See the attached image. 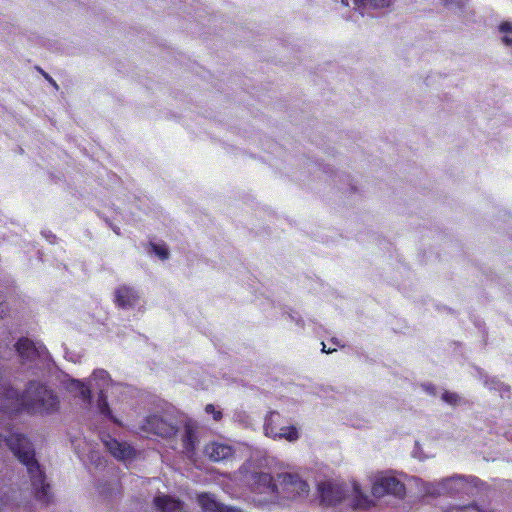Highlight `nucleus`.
<instances>
[{
  "label": "nucleus",
  "mask_w": 512,
  "mask_h": 512,
  "mask_svg": "<svg viewBox=\"0 0 512 512\" xmlns=\"http://www.w3.org/2000/svg\"><path fill=\"white\" fill-rule=\"evenodd\" d=\"M59 406L58 397L44 384L31 381L23 394L13 387L3 386L0 391V411L13 413L26 410L32 414H48Z\"/></svg>",
  "instance_id": "f257e3e1"
},
{
  "label": "nucleus",
  "mask_w": 512,
  "mask_h": 512,
  "mask_svg": "<svg viewBox=\"0 0 512 512\" xmlns=\"http://www.w3.org/2000/svg\"><path fill=\"white\" fill-rule=\"evenodd\" d=\"M4 441L13 454L22 462L28 470L31 479L32 491L35 497L42 502L50 501V485L35 460L34 450L30 441L19 433L0 434V443Z\"/></svg>",
  "instance_id": "f03ea898"
},
{
  "label": "nucleus",
  "mask_w": 512,
  "mask_h": 512,
  "mask_svg": "<svg viewBox=\"0 0 512 512\" xmlns=\"http://www.w3.org/2000/svg\"><path fill=\"white\" fill-rule=\"evenodd\" d=\"M475 478H468L461 475H455L444 478L436 483H424V492L427 495L438 496L448 495H470L476 488Z\"/></svg>",
  "instance_id": "7ed1b4c3"
},
{
  "label": "nucleus",
  "mask_w": 512,
  "mask_h": 512,
  "mask_svg": "<svg viewBox=\"0 0 512 512\" xmlns=\"http://www.w3.org/2000/svg\"><path fill=\"white\" fill-rule=\"evenodd\" d=\"M251 491L253 501L259 504H267L280 498L278 485L268 473L261 472L252 476Z\"/></svg>",
  "instance_id": "20e7f679"
},
{
  "label": "nucleus",
  "mask_w": 512,
  "mask_h": 512,
  "mask_svg": "<svg viewBox=\"0 0 512 512\" xmlns=\"http://www.w3.org/2000/svg\"><path fill=\"white\" fill-rule=\"evenodd\" d=\"M280 497L294 499L306 496L309 486L298 474L281 473L278 475Z\"/></svg>",
  "instance_id": "39448f33"
},
{
  "label": "nucleus",
  "mask_w": 512,
  "mask_h": 512,
  "mask_svg": "<svg viewBox=\"0 0 512 512\" xmlns=\"http://www.w3.org/2000/svg\"><path fill=\"white\" fill-rule=\"evenodd\" d=\"M371 491L375 497L387 494L401 497L405 494V486L395 476L389 473H380L373 478Z\"/></svg>",
  "instance_id": "423d86ee"
},
{
  "label": "nucleus",
  "mask_w": 512,
  "mask_h": 512,
  "mask_svg": "<svg viewBox=\"0 0 512 512\" xmlns=\"http://www.w3.org/2000/svg\"><path fill=\"white\" fill-rule=\"evenodd\" d=\"M279 414L272 412L266 420L265 434L273 439H285L294 442L299 438L297 429L294 426L278 427Z\"/></svg>",
  "instance_id": "0eeeda50"
},
{
  "label": "nucleus",
  "mask_w": 512,
  "mask_h": 512,
  "mask_svg": "<svg viewBox=\"0 0 512 512\" xmlns=\"http://www.w3.org/2000/svg\"><path fill=\"white\" fill-rule=\"evenodd\" d=\"M141 429L146 433L161 437H170L177 431L176 426L159 415H151L144 419Z\"/></svg>",
  "instance_id": "6e6552de"
},
{
  "label": "nucleus",
  "mask_w": 512,
  "mask_h": 512,
  "mask_svg": "<svg viewBox=\"0 0 512 512\" xmlns=\"http://www.w3.org/2000/svg\"><path fill=\"white\" fill-rule=\"evenodd\" d=\"M94 382V386L99 389L100 395H99V401H98V408L100 412L109 417L113 418L111 415V411L108 407V403L106 401V395L108 388L113 386L111 383V380L109 378L108 373L105 370H95L92 375V380Z\"/></svg>",
  "instance_id": "1a4fd4ad"
},
{
  "label": "nucleus",
  "mask_w": 512,
  "mask_h": 512,
  "mask_svg": "<svg viewBox=\"0 0 512 512\" xmlns=\"http://www.w3.org/2000/svg\"><path fill=\"white\" fill-rule=\"evenodd\" d=\"M318 491L321 501L325 505H334L340 502L344 497V491L341 485L329 480L321 482L318 486Z\"/></svg>",
  "instance_id": "9d476101"
},
{
  "label": "nucleus",
  "mask_w": 512,
  "mask_h": 512,
  "mask_svg": "<svg viewBox=\"0 0 512 512\" xmlns=\"http://www.w3.org/2000/svg\"><path fill=\"white\" fill-rule=\"evenodd\" d=\"M205 454L213 461H222L228 459L233 454V449L230 445L222 442H212L206 445Z\"/></svg>",
  "instance_id": "9b49d317"
},
{
  "label": "nucleus",
  "mask_w": 512,
  "mask_h": 512,
  "mask_svg": "<svg viewBox=\"0 0 512 512\" xmlns=\"http://www.w3.org/2000/svg\"><path fill=\"white\" fill-rule=\"evenodd\" d=\"M198 502L204 512H242L238 508L229 507L217 502L215 498L209 494L199 495Z\"/></svg>",
  "instance_id": "f8f14e48"
},
{
  "label": "nucleus",
  "mask_w": 512,
  "mask_h": 512,
  "mask_svg": "<svg viewBox=\"0 0 512 512\" xmlns=\"http://www.w3.org/2000/svg\"><path fill=\"white\" fill-rule=\"evenodd\" d=\"M105 447L117 459H129L133 455V449L126 443H121L116 439L108 437L104 440Z\"/></svg>",
  "instance_id": "ddd939ff"
},
{
  "label": "nucleus",
  "mask_w": 512,
  "mask_h": 512,
  "mask_svg": "<svg viewBox=\"0 0 512 512\" xmlns=\"http://www.w3.org/2000/svg\"><path fill=\"white\" fill-rule=\"evenodd\" d=\"M105 447L117 459H129L133 455V449L126 443H121L116 439L108 437L104 440Z\"/></svg>",
  "instance_id": "4468645a"
},
{
  "label": "nucleus",
  "mask_w": 512,
  "mask_h": 512,
  "mask_svg": "<svg viewBox=\"0 0 512 512\" xmlns=\"http://www.w3.org/2000/svg\"><path fill=\"white\" fill-rule=\"evenodd\" d=\"M116 302L121 307L132 306L138 299V294L132 288L127 286L119 287L116 292Z\"/></svg>",
  "instance_id": "2eb2a0df"
},
{
  "label": "nucleus",
  "mask_w": 512,
  "mask_h": 512,
  "mask_svg": "<svg viewBox=\"0 0 512 512\" xmlns=\"http://www.w3.org/2000/svg\"><path fill=\"white\" fill-rule=\"evenodd\" d=\"M16 350L23 359L27 360H31L39 354L38 348L27 338L20 339L16 343Z\"/></svg>",
  "instance_id": "dca6fc26"
},
{
  "label": "nucleus",
  "mask_w": 512,
  "mask_h": 512,
  "mask_svg": "<svg viewBox=\"0 0 512 512\" xmlns=\"http://www.w3.org/2000/svg\"><path fill=\"white\" fill-rule=\"evenodd\" d=\"M353 492L354 505L356 508L367 509L373 504L372 500L362 493L360 486L357 483L353 484Z\"/></svg>",
  "instance_id": "f3484780"
},
{
  "label": "nucleus",
  "mask_w": 512,
  "mask_h": 512,
  "mask_svg": "<svg viewBox=\"0 0 512 512\" xmlns=\"http://www.w3.org/2000/svg\"><path fill=\"white\" fill-rule=\"evenodd\" d=\"M71 390H77L79 391L80 396L83 400H89L91 391L88 386H86L84 383L80 382L79 380H73L71 382L70 386Z\"/></svg>",
  "instance_id": "a211bd4d"
},
{
  "label": "nucleus",
  "mask_w": 512,
  "mask_h": 512,
  "mask_svg": "<svg viewBox=\"0 0 512 512\" xmlns=\"http://www.w3.org/2000/svg\"><path fill=\"white\" fill-rule=\"evenodd\" d=\"M444 512H483L477 505L475 504H467V505H453L448 507Z\"/></svg>",
  "instance_id": "6ab92c4d"
},
{
  "label": "nucleus",
  "mask_w": 512,
  "mask_h": 512,
  "mask_svg": "<svg viewBox=\"0 0 512 512\" xmlns=\"http://www.w3.org/2000/svg\"><path fill=\"white\" fill-rule=\"evenodd\" d=\"M500 32L502 34V41L506 45H512V26L509 23H503L500 26Z\"/></svg>",
  "instance_id": "aec40b11"
},
{
  "label": "nucleus",
  "mask_w": 512,
  "mask_h": 512,
  "mask_svg": "<svg viewBox=\"0 0 512 512\" xmlns=\"http://www.w3.org/2000/svg\"><path fill=\"white\" fill-rule=\"evenodd\" d=\"M369 4L373 7H385L390 4V0H355L356 5H360L359 3Z\"/></svg>",
  "instance_id": "412c9836"
},
{
  "label": "nucleus",
  "mask_w": 512,
  "mask_h": 512,
  "mask_svg": "<svg viewBox=\"0 0 512 512\" xmlns=\"http://www.w3.org/2000/svg\"><path fill=\"white\" fill-rule=\"evenodd\" d=\"M205 412L207 414H211L215 421H220L222 419V412L218 410L213 404H207L205 406Z\"/></svg>",
  "instance_id": "4be33fe9"
},
{
  "label": "nucleus",
  "mask_w": 512,
  "mask_h": 512,
  "mask_svg": "<svg viewBox=\"0 0 512 512\" xmlns=\"http://www.w3.org/2000/svg\"><path fill=\"white\" fill-rule=\"evenodd\" d=\"M153 251L155 254L162 260L168 258V249L165 245H152Z\"/></svg>",
  "instance_id": "5701e85b"
},
{
  "label": "nucleus",
  "mask_w": 512,
  "mask_h": 512,
  "mask_svg": "<svg viewBox=\"0 0 512 512\" xmlns=\"http://www.w3.org/2000/svg\"><path fill=\"white\" fill-rule=\"evenodd\" d=\"M184 445L187 449H192L194 444H193V430L191 429L190 426H187L186 427V436H185V439H184Z\"/></svg>",
  "instance_id": "b1692460"
},
{
  "label": "nucleus",
  "mask_w": 512,
  "mask_h": 512,
  "mask_svg": "<svg viewBox=\"0 0 512 512\" xmlns=\"http://www.w3.org/2000/svg\"><path fill=\"white\" fill-rule=\"evenodd\" d=\"M443 400L450 403V404H455L458 400V396L454 393H444L443 396H442Z\"/></svg>",
  "instance_id": "393cba45"
},
{
  "label": "nucleus",
  "mask_w": 512,
  "mask_h": 512,
  "mask_svg": "<svg viewBox=\"0 0 512 512\" xmlns=\"http://www.w3.org/2000/svg\"><path fill=\"white\" fill-rule=\"evenodd\" d=\"M336 349L335 348H328L326 349V345L325 343H322V351L325 352V353H331L332 351H335Z\"/></svg>",
  "instance_id": "a878e982"
},
{
  "label": "nucleus",
  "mask_w": 512,
  "mask_h": 512,
  "mask_svg": "<svg viewBox=\"0 0 512 512\" xmlns=\"http://www.w3.org/2000/svg\"><path fill=\"white\" fill-rule=\"evenodd\" d=\"M3 313H4V309L2 307V304L0 303V317L3 315Z\"/></svg>",
  "instance_id": "bb28decb"
},
{
  "label": "nucleus",
  "mask_w": 512,
  "mask_h": 512,
  "mask_svg": "<svg viewBox=\"0 0 512 512\" xmlns=\"http://www.w3.org/2000/svg\"><path fill=\"white\" fill-rule=\"evenodd\" d=\"M342 3L348 5L347 0H342Z\"/></svg>",
  "instance_id": "cd10ccee"
}]
</instances>
